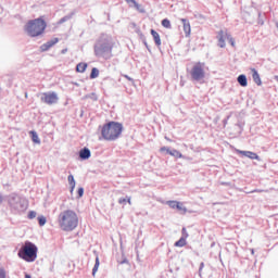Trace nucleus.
<instances>
[{
    "mask_svg": "<svg viewBox=\"0 0 278 278\" xmlns=\"http://www.w3.org/2000/svg\"><path fill=\"white\" fill-rule=\"evenodd\" d=\"M112 49H114V39L106 34H102L93 46L94 55L97 58H103V60H110L112 58Z\"/></svg>",
    "mask_w": 278,
    "mask_h": 278,
    "instance_id": "nucleus-1",
    "label": "nucleus"
},
{
    "mask_svg": "<svg viewBox=\"0 0 278 278\" xmlns=\"http://www.w3.org/2000/svg\"><path fill=\"white\" fill-rule=\"evenodd\" d=\"M58 223L62 231H75L79 225V216L73 210H65L59 214Z\"/></svg>",
    "mask_w": 278,
    "mask_h": 278,
    "instance_id": "nucleus-2",
    "label": "nucleus"
},
{
    "mask_svg": "<svg viewBox=\"0 0 278 278\" xmlns=\"http://www.w3.org/2000/svg\"><path fill=\"white\" fill-rule=\"evenodd\" d=\"M8 205L13 214H23L27 211V200L21 197L18 193H10L7 197Z\"/></svg>",
    "mask_w": 278,
    "mask_h": 278,
    "instance_id": "nucleus-3",
    "label": "nucleus"
},
{
    "mask_svg": "<svg viewBox=\"0 0 278 278\" xmlns=\"http://www.w3.org/2000/svg\"><path fill=\"white\" fill-rule=\"evenodd\" d=\"M45 29H47V22L42 18H35L27 22L24 26V30L27 36L30 38H37V36H42L45 34Z\"/></svg>",
    "mask_w": 278,
    "mask_h": 278,
    "instance_id": "nucleus-4",
    "label": "nucleus"
},
{
    "mask_svg": "<svg viewBox=\"0 0 278 278\" xmlns=\"http://www.w3.org/2000/svg\"><path fill=\"white\" fill-rule=\"evenodd\" d=\"M101 134L104 140H117L121 134H123V124L110 122L102 127Z\"/></svg>",
    "mask_w": 278,
    "mask_h": 278,
    "instance_id": "nucleus-5",
    "label": "nucleus"
},
{
    "mask_svg": "<svg viewBox=\"0 0 278 278\" xmlns=\"http://www.w3.org/2000/svg\"><path fill=\"white\" fill-rule=\"evenodd\" d=\"M17 255L25 262H36V258L38 257V247L30 241H26L20 249Z\"/></svg>",
    "mask_w": 278,
    "mask_h": 278,
    "instance_id": "nucleus-6",
    "label": "nucleus"
},
{
    "mask_svg": "<svg viewBox=\"0 0 278 278\" xmlns=\"http://www.w3.org/2000/svg\"><path fill=\"white\" fill-rule=\"evenodd\" d=\"M193 81H203L205 79V63L198 62L190 72Z\"/></svg>",
    "mask_w": 278,
    "mask_h": 278,
    "instance_id": "nucleus-7",
    "label": "nucleus"
},
{
    "mask_svg": "<svg viewBox=\"0 0 278 278\" xmlns=\"http://www.w3.org/2000/svg\"><path fill=\"white\" fill-rule=\"evenodd\" d=\"M41 103H46V105H55L60 98L55 91L43 92L40 94Z\"/></svg>",
    "mask_w": 278,
    "mask_h": 278,
    "instance_id": "nucleus-8",
    "label": "nucleus"
},
{
    "mask_svg": "<svg viewBox=\"0 0 278 278\" xmlns=\"http://www.w3.org/2000/svg\"><path fill=\"white\" fill-rule=\"evenodd\" d=\"M229 38V33H227V30H219L217 34V40H218V47H220V49H225L226 43L225 41L228 40Z\"/></svg>",
    "mask_w": 278,
    "mask_h": 278,
    "instance_id": "nucleus-9",
    "label": "nucleus"
},
{
    "mask_svg": "<svg viewBox=\"0 0 278 278\" xmlns=\"http://www.w3.org/2000/svg\"><path fill=\"white\" fill-rule=\"evenodd\" d=\"M59 42H60L59 38H52L46 43L41 45L40 49L41 51H49V49H51L52 47H55V45H58Z\"/></svg>",
    "mask_w": 278,
    "mask_h": 278,
    "instance_id": "nucleus-10",
    "label": "nucleus"
},
{
    "mask_svg": "<svg viewBox=\"0 0 278 278\" xmlns=\"http://www.w3.org/2000/svg\"><path fill=\"white\" fill-rule=\"evenodd\" d=\"M181 23H182V28H184V31H185V36L186 38H188L192 31V28L190 27V22L186 18H181L180 20Z\"/></svg>",
    "mask_w": 278,
    "mask_h": 278,
    "instance_id": "nucleus-11",
    "label": "nucleus"
},
{
    "mask_svg": "<svg viewBox=\"0 0 278 278\" xmlns=\"http://www.w3.org/2000/svg\"><path fill=\"white\" fill-rule=\"evenodd\" d=\"M239 153L240 155H244V157H249L250 160H260V155L251 151H239Z\"/></svg>",
    "mask_w": 278,
    "mask_h": 278,
    "instance_id": "nucleus-12",
    "label": "nucleus"
},
{
    "mask_svg": "<svg viewBox=\"0 0 278 278\" xmlns=\"http://www.w3.org/2000/svg\"><path fill=\"white\" fill-rule=\"evenodd\" d=\"M90 155H91V152H90V149L88 148H84L79 151L80 160H90Z\"/></svg>",
    "mask_w": 278,
    "mask_h": 278,
    "instance_id": "nucleus-13",
    "label": "nucleus"
},
{
    "mask_svg": "<svg viewBox=\"0 0 278 278\" xmlns=\"http://www.w3.org/2000/svg\"><path fill=\"white\" fill-rule=\"evenodd\" d=\"M151 35H152V38H153L156 47H161L162 39L160 38V34L157 31H155V29H151Z\"/></svg>",
    "mask_w": 278,
    "mask_h": 278,
    "instance_id": "nucleus-14",
    "label": "nucleus"
},
{
    "mask_svg": "<svg viewBox=\"0 0 278 278\" xmlns=\"http://www.w3.org/2000/svg\"><path fill=\"white\" fill-rule=\"evenodd\" d=\"M252 78L256 86H262V78H260V73L255 68H252Z\"/></svg>",
    "mask_w": 278,
    "mask_h": 278,
    "instance_id": "nucleus-15",
    "label": "nucleus"
},
{
    "mask_svg": "<svg viewBox=\"0 0 278 278\" xmlns=\"http://www.w3.org/2000/svg\"><path fill=\"white\" fill-rule=\"evenodd\" d=\"M238 84H240L243 88H247L249 83L247 81V76L244 74H241L237 78Z\"/></svg>",
    "mask_w": 278,
    "mask_h": 278,
    "instance_id": "nucleus-16",
    "label": "nucleus"
},
{
    "mask_svg": "<svg viewBox=\"0 0 278 278\" xmlns=\"http://www.w3.org/2000/svg\"><path fill=\"white\" fill-rule=\"evenodd\" d=\"M86 68H88V64L86 63H78L76 66L77 73H86Z\"/></svg>",
    "mask_w": 278,
    "mask_h": 278,
    "instance_id": "nucleus-17",
    "label": "nucleus"
},
{
    "mask_svg": "<svg viewBox=\"0 0 278 278\" xmlns=\"http://www.w3.org/2000/svg\"><path fill=\"white\" fill-rule=\"evenodd\" d=\"M31 140L35 142V144H40V137H38V132L31 130L30 131Z\"/></svg>",
    "mask_w": 278,
    "mask_h": 278,
    "instance_id": "nucleus-18",
    "label": "nucleus"
},
{
    "mask_svg": "<svg viewBox=\"0 0 278 278\" xmlns=\"http://www.w3.org/2000/svg\"><path fill=\"white\" fill-rule=\"evenodd\" d=\"M67 181L71 186V192H73L75 190V177L73 175H70L67 177Z\"/></svg>",
    "mask_w": 278,
    "mask_h": 278,
    "instance_id": "nucleus-19",
    "label": "nucleus"
},
{
    "mask_svg": "<svg viewBox=\"0 0 278 278\" xmlns=\"http://www.w3.org/2000/svg\"><path fill=\"white\" fill-rule=\"evenodd\" d=\"M100 262H99V256L96 257V263L94 266L92 268V277H94L97 275V271L99 270V266H100Z\"/></svg>",
    "mask_w": 278,
    "mask_h": 278,
    "instance_id": "nucleus-20",
    "label": "nucleus"
},
{
    "mask_svg": "<svg viewBox=\"0 0 278 278\" xmlns=\"http://www.w3.org/2000/svg\"><path fill=\"white\" fill-rule=\"evenodd\" d=\"M176 210H178V212H181L182 214H186L188 212V208H186V206H184V203L178 202Z\"/></svg>",
    "mask_w": 278,
    "mask_h": 278,
    "instance_id": "nucleus-21",
    "label": "nucleus"
},
{
    "mask_svg": "<svg viewBox=\"0 0 278 278\" xmlns=\"http://www.w3.org/2000/svg\"><path fill=\"white\" fill-rule=\"evenodd\" d=\"M169 155H172V157H179V159L184 157V154H181V152L175 149L169 152Z\"/></svg>",
    "mask_w": 278,
    "mask_h": 278,
    "instance_id": "nucleus-22",
    "label": "nucleus"
},
{
    "mask_svg": "<svg viewBox=\"0 0 278 278\" xmlns=\"http://www.w3.org/2000/svg\"><path fill=\"white\" fill-rule=\"evenodd\" d=\"M118 203L119 205H125V203H129V205H131V198H119Z\"/></svg>",
    "mask_w": 278,
    "mask_h": 278,
    "instance_id": "nucleus-23",
    "label": "nucleus"
},
{
    "mask_svg": "<svg viewBox=\"0 0 278 278\" xmlns=\"http://www.w3.org/2000/svg\"><path fill=\"white\" fill-rule=\"evenodd\" d=\"M187 242L186 239L184 237H181L178 241L175 242L174 247H186Z\"/></svg>",
    "mask_w": 278,
    "mask_h": 278,
    "instance_id": "nucleus-24",
    "label": "nucleus"
},
{
    "mask_svg": "<svg viewBox=\"0 0 278 278\" xmlns=\"http://www.w3.org/2000/svg\"><path fill=\"white\" fill-rule=\"evenodd\" d=\"M97 77H99V68L93 67L91 70L90 79H97Z\"/></svg>",
    "mask_w": 278,
    "mask_h": 278,
    "instance_id": "nucleus-25",
    "label": "nucleus"
},
{
    "mask_svg": "<svg viewBox=\"0 0 278 278\" xmlns=\"http://www.w3.org/2000/svg\"><path fill=\"white\" fill-rule=\"evenodd\" d=\"M166 204L172 208V210H177V205L179 204L178 201H167Z\"/></svg>",
    "mask_w": 278,
    "mask_h": 278,
    "instance_id": "nucleus-26",
    "label": "nucleus"
},
{
    "mask_svg": "<svg viewBox=\"0 0 278 278\" xmlns=\"http://www.w3.org/2000/svg\"><path fill=\"white\" fill-rule=\"evenodd\" d=\"M71 18H73V14L65 15L64 17H62V18L59 21V25H62V23H66L67 21H71Z\"/></svg>",
    "mask_w": 278,
    "mask_h": 278,
    "instance_id": "nucleus-27",
    "label": "nucleus"
},
{
    "mask_svg": "<svg viewBox=\"0 0 278 278\" xmlns=\"http://www.w3.org/2000/svg\"><path fill=\"white\" fill-rule=\"evenodd\" d=\"M162 26L165 27L166 29H170V27H172L170 21L168 18H164L162 21Z\"/></svg>",
    "mask_w": 278,
    "mask_h": 278,
    "instance_id": "nucleus-28",
    "label": "nucleus"
},
{
    "mask_svg": "<svg viewBox=\"0 0 278 278\" xmlns=\"http://www.w3.org/2000/svg\"><path fill=\"white\" fill-rule=\"evenodd\" d=\"M38 223L40 227H45V225H47V217L45 216H39L38 217Z\"/></svg>",
    "mask_w": 278,
    "mask_h": 278,
    "instance_id": "nucleus-29",
    "label": "nucleus"
},
{
    "mask_svg": "<svg viewBox=\"0 0 278 278\" xmlns=\"http://www.w3.org/2000/svg\"><path fill=\"white\" fill-rule=\"evenodd\" d=\"M36 216H37V213H36L35 211H30V212L28 213V218H29L30 220H33V218H36Z\"/></svg>",
    "mask_w": 278,
    "mask_h": 278,
    "instance_id": "nucleus-30",
    "label": "nucleus"
},
{
    "mask_svg": "<svg viewBox=\"0 0 278 278\" xmlns=\"http://www.w3.org/2000/svg\"><path fill=\"white\" fill-rule=\"evenodd\" d=\"M126 3H128L129 5H135V8H138V2H136V0H125Z\"/></svg>",
    "mask_w": 278,
    "mask_h": 278,
    "instance_id": "nucleus-31",
    "label": "nucleus"
},
{
    "mask_svg": "<svg viewBox=\"0 0 278 278\" xmlns=\"http://www.w3.org/2000/svg\"><path fill=\"white\" fill-rule=\"evenodd\" d=\"M228 42L231 45V47H236V40L231 38V35L228 36Z\"/></svg>",
    "mask_w": 278,
    "mask_h": 278,
    "instance_id": "nucleus-32",
    "label": "nucleus"
},
{
    "mask_svg": "<svg viewBox=\"0 0 278 278\" xmlns=\"http://www.w3.org/2000/svg\"><path fill=\"white\" fill-rule=\"evenodd\" d=\"M181 233H182V237L181 238H184L185 240H187V238H188V230H186V228H182V230H181Z\"/></svg>",
    "mask_w": 278,
    "mask_h": 278,
    "instance_id": "nucleus-33",
    "label": "nucleus"
},
{
    "mask_svg": "<svg viewBox=\"0 0 278 278\" xmlns=\"http://www.w3.org/2000/svg\"><path fill=\"white\" fill-rule=\"evenodd\" d=\"M164 151H166V153H168V155H170V152H172L173 150H169V149L166 148V147H162V148H161V152L164 153Z\"/></svg>",
    "mask_w": 278,
    "mask_h": 278,
    "instance_id": "nucleus-34",
    "label": "nucleus"
},
{
    "mask_svg": "<svg viewBox=\"0 0 278 278\" xmlns=\"http://www.w3.org/2000/svg\"><path fill=\"white\" fill-rule=\"evenodd\" d=\"M164 151H166V153H168V155H170V152H172L173 150H169V149L166 148V147H162V148H161V152L164 153Z\"/></svg>",
    "mask_w": 278,
    "mask_h": 278,
    "instance_id": "nucleus-35",
    "label": "nucleus"
},
{
    "mask_svg": "<svg viewBox=\"0 0 278 278\" xmlns=\"http://www.w3.org/2000/svg\"><path fill=\"white\" fill-rule=\"evenodd\" d=\"M0 278H5V269L0 268Z\"/></svg>",
    "mask_w": 278,
    "mask_h": 278,
    "instance_id": "nucleus-36",
    "label": "nucleus"
},
{
    "mask_svg": "<svg viewBox=\"0 0 278 278\" xmlns=\"http://www.w3.org/2000/svg\"><path fill=\"white\" fill-rule=\"evenodd\" d=\"M78 197H84V188L78 189Z\"/></svg>",
    "mask_w": 278,
    "mask_h": 278,
    "instance_id": "nucleus-37",
    "label": "nucleus"
},
{
    "mask_svg": "<svg viewBox=\"0 0 278 278\" xmlns=\"http://www.w3.org/2000/svg\"><path fill=\"white\" fill-rule=\"evenodd\" d=\"M125 79H128V81H134V79L131 77H129L128 75H124Z\"/></svg>",
    "mask_w": 278,
    "mask_h": 278,
    "instance_id": "nucleus-38",
    "label": "nucleus"
},
{
    "mask_svg": "<svg viewBox=\"0 0 278 278\" xmlns=\"http://www.w3.org/2000/svg\"><path fill=\"white\" fill-rule=\"evenodd\" d=\"M3 203V194L0 193V205Z\"/></svg>",
    "mask_w": 278,
    "mask_h": 278,
    "instance_id": "nucleus-39",
    "label": "nucleus"
},
{
    "mask_svg": "<svg viewBox=\"0 0 278 278\" xmlns=\"http://www.w3.org/2000/svg\"><path fill=\"white\" fill-rule=\"evenodd\" d=\"M127 263H128L127 258H124V260L121 262V264H127Z\"/></svg>",
    "mask_w": 278,
    "mask_h": 278,
    "instance_id": "nucleus-40",
    "label": "nucleus"
},
{
    "mask_svg": "<svg viewBox=\"0 0 278 278\" xmlns=\"http://www.w3.org/2000/svg\"><path fill=\"white\" fill-rule=\"evenodd\" d=\"M203 266H205V264H204V263H201V264H200V270H203Z\"/></svg>",
    "mask_w": 278,
    "mask_h": 278,
    "instance_id": "nucleus-41",
    "label": "nucleus"
},
{
    "mask_svg": "<svg viewBox=\"0 0 278 278\" xmlns=\"http://www.w3.org/2000/svg\"><path fill=\"white\" fill-rule=\"evenodd\" d=\"M66 51H68L67 49H63L62 51H61V53H66Z\"/></svg>",
    "mask_w": 278,
    "mask_h": 278,
    "instance_id": "nucleus-42",
    "label": "nucleus"
},
{
    "mask_svg": "<svg viewBox=\"0 0 278 278\" xmlns=\"http://www.w3.org/2000/svg\"><path fill=\"white\" fill-rule=\"evenodd\" d=\"M25 278H31V275L26 274V275H25Z\"/></svg>",
    "mask_w": 278,
    "mask_h": 278,
    "instance_id": "nucleus-43",
    "label": "nucleus"
},
{
    "mask_svg": "<svg viewBox=\"0 0 278 278\" xmlns=\"http://www.w3.org/2000/svg\"><path fill=\"white\" fill-rule=\"evenodd\" d=\"M252 192H264V190H254Z\"/></svg>",
    "mask_w": 278,
    "mask_h": 278,
    "instance_id": "nucleus-44",
    "label": "nucleus"
},
{
    "mask_svg": "<svg viewBox=\"0 0 278 278\" xmlns=\"http://www.w3.org/2000/svg\"><path fill=\"white\" fill-rule=\"evenodd\" d=\"M275 80L278 81V76H275Z\"/></svg>",
    "mask_w": 278,
    "mask_h": 278,
    "instance_id": "nucleus-45",
    "label": "nucleus"
},
{
    "mask_svg": "<svg viewBox=\"0 0 278 278\" xmlns=\"http://www.w3.org/2000/svg\"><path fill=\"white\" fill-rule=\"evenodd\" d=\"M276 27L278 28V23L276 24Z\"/></svg>",
    "mask_w": 278,
    "mask_h": 278,
    "instance_id": "nucleus-46",
    "label": "nucleus"
},
{
    "mask_svg": "<svg viewBox=\"0 0 278 278\" xmlns=\"http://www.w3.org/2000/svg\"><path fill=\"white\" fill-rule=\"evenodd\" d=\"M144 45H146L147 47H149V46L147 45V42H144Z\"/></svg>",
    "mask_w": 278,
    "mask_h": 278,
    "instance_id": "nucleus-47",
    "label": "nucleus"
}]
</instances>
